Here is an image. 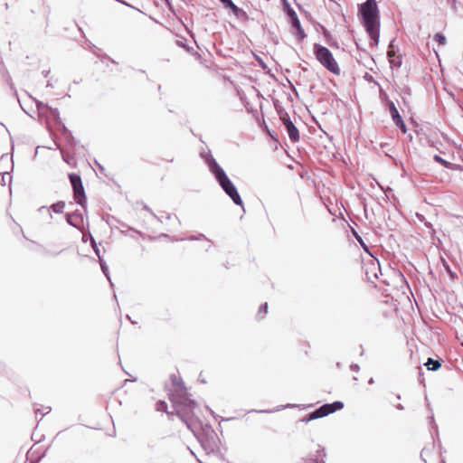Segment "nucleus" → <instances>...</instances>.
<instances>
[{
	"label": "nucleus",
	"instance_id": "obj_1",
	"mask_svg": "<svg viewBox=\"0 0 463 463\" xmlns=\"http://www.w3.org/2000/svg\"><path fill=\"white\" fill-rule=\"evenodd\" d=\"M359 14L372 41L371 45L376 46L380 37V16L376 1L367 0L360 5Z\"/></svg>",
	"mask_w": 463,
	"mask_h": 463
},
{
	"label": "nucleus",
	"instance_id": "obj_2",
	"mask_svg": "<svg viewBox=\"0 0 463 463\" xmlns=\"http://www.w3.org/2000/svg\"><path fill=\"white\" fill-rule=\"evenodd\" d=\"M209 167L211 172L214 175L215 178L219 182L222 188L232 199L234 203H236L237 205H241V198L239 193L237 192L235 186L232 184L231 180L226 175L223 169L214 160L210 163Z\"/></svg>",
	"mask_w": 463,
	"mask_h": 463
},
{
	"label": "nucleus",
	"instance_id": "obj_3",
	"mask_svg": "<svg viewBox=\"0 0 463 463\" xmlns=\"http://www.w3.org/2000/svg\"><path fill=\"white\" fill-rule=\"evenodd\" d=\"M209 167L211 172L214 175L215 178L219 182L222 188L232 199L234 203H236L237 205H241V198L239 193L237 192L235 186L232 184L231 180L226 175L223 169L214 160L210 163Z\"/></svg>",
	"mask_w": 463,
	"mask_h": 463
},
{
	"label": "nucleus",
	"instance_id": "obj_4",
	"mask_svg": "<svg viewBox=\"0 0 463 463\" xmlns=\"http://www.w3.org/2000/svg\"><path fill=\"white\" fill-rule=\"evenodd\" d=\"M209 167L211 172L214 175L215 178L219 182L222 188L232 199L234 203H236L237 205H241V198L239 193L237 192L235 186L232 184L231 180L226 175L223 169L214 160L210 163Z\"/></svg>",
	"mask_w": 463,
	"mask_h": 463
},
{
	"label": "nucleus",
	"instance_id": "obj_5",
	"mask_svg": "<svg viewBox=\"0 0 463 463\" xmlns=\"http://www.w3.org/2000/svg\"><path fill=\"white\" fill-rule=\"evenodd\" d=\"M171 402L174 403L177 416L189 427V422L192 421L194 417L196 403L186 396L177 400L175 395H172Z\"/></svg>",
	"mask_w": 463,
	"mask_h": 463
},
{
	"label": "nucleus",
	"instance_id": "obj_6",
	"mask_svg": "<svg viewBox=\"0 0 463 463\" xmlns=\"http://www.w3.org/2000/svg\"><path fill=\"white\" fill-rule=\"evenodd\" d=\"M314 54L319 63L335 75H339L341 69L331 51L320 44H314Z\"/></svg>",
	"mask_w": 463,
	"mask_h": 463
},
{
	"label": "nucleus",
	"instance_id": "obj_7",
	"mask_svg": "<svg viewBox=\"0 0 463 463\" xmlns=\"http://www.w3.org/2000/svg\"><path fill=\"white\" fill-rule=\"evenodd\" d=\"M69 178L73 188L74 200L77 203L85 207L87 200L80 176L77 174H70Z\"/></svg>",
	"mask_w": 463,
	"mask_h": 463
},
{
	"label": "nucleus",
	"instance_id": "obj_8",
	"mask_svg": "<svg viewBox=\"0 0 463 463\" xmlns=\"http://www.w3.org/2000/svg\"><path fill=\"white\" fill-rule=\"evenodd\" d=\"M344 404L342 402H335L333 403H326L319 407L317 410L313 411L309 414L308 418L307 419V421L322 418L325 416L329 415L330 413H333L338 410L343 409Z\"/></svg>",
	"mask_w": 463,
	"mask_h": 463
},
{
	"label": "nucleus",
	"instance_id": "obj_9",
	"mask_svg": "<svg viewBox=\"0 0 463 463\" xmlns=\"http://www.w3.org/2000/svg\"><path fill=\"white\" fill-rule=\"evenodd\" d=\"M280 119L282 120V122L288 131L290 140L294 143L298 142L299 140L298 130L295 127L293 122L289 119L288 114L281 115Z\"/></svg>",
	"mask_w": 463,
	"mask_h": 463
},
{
	"label": "nucleus",
	"instance_id": "obj_10",
	"mask_svg": "<svg viewBox=\"0 0 463 463\" xmlns=\"http://www.w3.org/2000/svg\"><path fill=\"white\" fill-rule=\"evenodd\" d=\"M391 112L395 124L401 128V130L403 133H406V126L393 104H392L391 106Z\"/></svg>",
	"mask_w": 463,
	"mask_h": 463
},
{
	"label": "nucleus",
	"instance_id": "obj_11",
	"mask_svg": "<svg viewBox=\"0 0 463 463\" xmlns=\"http://www.w3.org/2000/svg\"><path fill=\"white\" fill-rule=\"evenodd\" d=\"M67 222L76 228H80L83 224V218L80 213H71L67 215Z\"/></svg>",
	"mask_w": 463,
	"mask_h": 463
},
{
	"label": "nucleus",
	"instance_id": "obj_12",
	"mask_svg": "<svg viewBox=\"0 0 463 463\" xmlns=\"http://www.w3.org/2000/svg\"><path fill=\"white\" fill-rule=\"evenodd\" d=\"M226 8H230L232 13L238 16V17H241L243 15H245V13L240 9L238 6H236L232 0H220Z\"/></svg>",
	"mask_w": 463,
	"mask_h": 463
},
{
	"label": "nucleus",
	"instance_id": "obj_13",
	"mask_svg": "<svg viewBox=\"0 0 463 463\" xmlns=\"http://www.w3.org/2000/svg\"><path fill=\"white\" fill-rule=\"evenodd\" d=\"M292 27L297 31V36L299 40H303L306 37L304 29L301 26L298 18H294L290 21Z\"/></svg>",
	"mask_w": 463,
	"mask_h": 463
},
{
	"label": "nucleus",
	"instance_id": "obj_14",
	"mask_svg": "<svg viewBox=\"0 0 463 463\" xmlns=\"http://www.w3.org/2000/svg\"><path fill=\"white\" fill-rule=\"evenodd\" d=\"M425 366H427L428 370L437 371L441 367V364L438 360L429 358L425 363Z\"/></svg>",
	"mask_w": 463,
	"mask_h": 463
},
{
	"label": "nucleus",
	"instance_id": "obj_15",
	"mask_svg": "<svg viewBox=\"0 0 463 463\" xmlns=\"http://www.w3.org/2000/svg\"><path fill=\"white\" fill-rule=\"evenodd\" d=\"M325 452L323 449H318L315 458L308 459V463H325L324 462Z\"/></svg>",
	"mask_w": 463,
	"mask_h": 463
},
{
	"label": "nucleus",
	"instance_id": "obj_16",
	"mask_svg": "<svg viewBox=\"0 0 463 463\" xmlns=\"http://www.w3.org/2000/svg\"><path fill=\"white\" fill-rule=\"evenodd\" d=\"M268 313V304L267 303H264L262 305H260V308H259V312H258V318L259 319H262L264 318V317L267 315Z\"/></svg>",
	"mask_w": 463,
	"mask_h": 463
},
{
	"label": "nucleus",
	"instance_id": "obj_17",
	"mask_svg": "<svg viewBox=\"0 0 463 463\" xmlns=\"http://www.w3.org/2000/svg\"><path fill=\"white\" fill-rule=\"evenodd\" d=\"M64 207H65L64 202H58L52 205V209L53 210V212L58 213H62Z\"/></svg>",
	"mask_w": 463,
	"mask_h": 463
},
{
	"label": "nucleus",
	"instance_id": "obj_18",
	"mask_svg": "<svg viewBox=\"0 0 463 463\" xmlns=\"http://www.w3.org/2000/svg\"><path fill=\"white\" fill-rule=\"evenodd\" d=\"M434 40L441 46H444L447 43L445 36L441 33H436L434 35Z\"/></svg>",
	"mask_w": 463,
	"mask_h": 463
},
{
	"label": "nucleus",
	"instance_id": "obj_19",
	"mask_svg": "<svg viewBox=\"0 0 463 463\" xmlns=\"http://www.w3.org/2000/svg\"><path fill=\"white\" fill-rule=\"evenodd\" d=\"M166 409H167V404L164 401H159L157 403H156V410L157 411H166Z\"/></svg>",
	"mask_w": 463,
	"mask_h": 463
},
{
	"label": "nucleus",
	"instance_id": "obj_20",
	"mask_svg": "<svg viewBox=\"0 0 463 463\" xmlns=\"http://www.w3.org/2000/svg\"><path fill=\"white\" fill-rule=\"evenodd\" d=\"M287 14H288L290 21L293 20L294 18H298L296 12L289 6H288Z\"/></svg>",
	"mask_w": 463,
	"mask_h": 463
},
{
	"label": "nucleus",
	"instance_id": "obj_21",
	"mask_svg": "<svg viewBox=\"0 0 463 463\" xmlns=\"http://www.w3.org/2000/svg\"><path fill=\"white\" fill-rule=\"evenodd\" d=\"M435 160H436V161H438V162H439V163H441V164H443L444 165H447L449 164L447 161L443 160V159H442L441 157H439V156H435Z\"/></svg>",
	"mask_w": 463,
	"mask_h": 463
},
{
	"label": "nucleus",
	"instance_id": "obj_22",
	"mask_svg": "<svg viewBox=\"0 0 463 463\" xmlns=\"http://www.w3.org/2000/svg\"><path fill=\"white\" fill-rule=\"evenodd\" d=\"M39 411H40V410H39V409H36V410H35V413H36V414H37Z\"/></svg>",
	"mask_w": 463,
	"mask_h": 463
},
{
	"label": "nucleus",
	"instance_id": "obj_23",
	"mask_svg": "<svg viewBox=\"0 0 463 463\" xmlns=\"http://www.w3.org/2000/svg\"><path fill=\"white\" fill-rule=\"evenodd\" d=\"M46 409H47V413H48L51 409H50V407H47Z\"/></svg>",
	"mask_w": 463,
	"mask_h": 463
}]
</instances>
